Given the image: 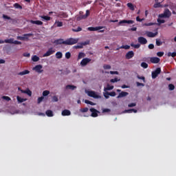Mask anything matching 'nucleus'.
<instances>
[{"mask_svg":"<svg viewBox=\"0 0 176 176\" xmlns=\"http://www.w3.org/2000/svg\"><path fill=\"white\" fill-rule=\"evenodd\" d=\"M160 19H170L171 17V11L168 8H166L164 11V13L160 14L158 15Z\"/></svg>","mask_w":176,"mask_h":176,"instance_id":"obj_1","label":"nucleus"},{"mask_svg":"<svg viewBox=\"0 0 176 176\" xmlns=\"http://www.w3.org/2000/svg\"><path fill=\"white\" fill-rule=\"evenodd\" d=\"M79 40L78 38H69L65 41V45H72L78 43Z\"/></svg>","mask_w":176,"mask_h":176,"instance_id":"obj_2","label":"nucleus"},{"mask_svg":"<svg viewBox=\"0 0 176 176\" xmlns=\"http://www.w3.org/2000/svg\"><path fill=\"white\" fill-rule=\"evenodd\" d=\"M160 72H162V69L160 67H158L154 72H152V78L156 79L157 76H159V75H160Z\"/></svg>","mask_w":176,"mask_h":176,"instance_id":"obj_3","label":"nucleus"},{"mask_svg":"<svg viewBox=\"0 0 176 176\" xmlns=\"http://www.w3.org/2000/svg\"><path fill=\"white\" fill-rule=\"evenodd\" d=\"M117 92L120 93L119 95L117 96V98H123V97H127V95L129 94L128 92L122 91V90L120 89H117Z\"/></svg>","mask_w":176,"mask_h":176,"instance_id":"obj_4","label":"nucleus"},{"mask_svg":"<svg viewBox=\"0 0 176 176\" xmlns=\"http://www.w3.org/2000/svg\"><path fill=\"white\" fill-rule=\"evenodd\" d=\"M56 50L53 49V47L50 48L45 54H43V57H49V56H52V54H54Z\"/></svg>","mask_w":176,"mask_h":176,"instance_id":"obj_5","label":"nucleus"},{"mask_svg":"<svg viewBox=\"0 0 176 176\" xmlns=\"http://www.w3.org/2000/svg\"><path fill=\"white\" fill-rule=\"evenodd\" d=\"M89 111L91 112V116H92V118H97L98 113H100V111L94 108H91Z\"/></svg>","mask_w":176,"mask_h":176,"instance_id":"obj_6","label":"nucleus"},{"mask_svg":"<svg viewBox=\"0 0 176 176\" xmlns=\"http://www.w3.org/2000/svg\"><path fill=\"white\" fill-rule=\"evenodd\" d=\"M138 42L140 43V45H146L148 43V40L145 38V37H138Z\"/></svg>","mask_w":176,"mask_h":176,"instance_id":"obj_7","label":"nucleus"},{"mask_svg":"<svg viewBox=\"0 0 176 176\" xmlns=\"http://www.w3.org/2000/svg\"><path fill=\"white\" fill-rule=\"evenodd\" d=\"M90 61H91V59H90L89 58H85L81 60L80 65L82 67H85V65H87V64H89V63H90Z\"/></svg>","mask_w":176,"mask_h":176,"instance_id":"obj_8","label":"nucleus"},{"mask_svg":"<svg viewBox=\"0 0 176 176\" xmlns=\"http://www.w3.org/2000/svg\"><path fill=\"white\" fill-rule=\"evenodd\" d=\"M87 95L89 97H92L93 98H100V96L96 94L94 91H89Z\"/></svg>","mask_w":176,"mask_h":176,"instance_id":"obj_9","label":"nucleus"},{"mask_svg":"<svg viewBox=\"0 0 176 176\" xmlns=\"http://www.w3.org/2000/svg\"><path fill=\"white\" fill-rule=\"evenodd\" d=\"M102 28H105L104 26H97V27H89L87 28L88 31H100V30H102Z\"/></svg>","mask_w":176,"mask_h":176,"instance_id":"obj_10","label":"nucleus"},{"mask_svg":"<svg viewBox=\"0 0 176 176\" xmlns=\"http://www.w3.org/2000/svg\"><path fill=\"white\" fill-rule=\"evenodd\" d=\"M34 71H36V72H38V74H42L43 72V70H42V65H37L33 68Z\"/></svg>","mask_w":176,"mask_h":176,"instance_id":"obj_11","label":"nucleus"},{"mask_svg":"<svg viewBox=\"0 0 176 176\" xmlns=\"http://www.w3.org/2000/svg\"><path fill=\"white\" fill-rule=\"evenodd\" d=\"M86 45H89V42L85 41L84 43H81L74 46V49H83V46H86Z\"/></svg>","mask_w":176,"mask_h":176,"instance_id":"obj_12","label":"nucleus"},{"mask_svg":"<svg viewBox=\"0 0 176 176\" xmlns=\"http://www.w3.org/2000/svg\"><path fill=\"white\" fill-rule=\"evenodd\" d=\"M150 61L153 64H159V63H160V58H159L157 57H151L150 58Z\"/></svg>","mask_w":176,"mask_h":176,"instance_id":"obj_13","label":"nucleus"},{"mask_svg":"<svg viewBox=\"0 0 176 176\" xmlns=\"http://www.w3.org/2000/svg\"><path fill=\"white\" fill-rule=\"evenodd\" d=\"M133 56H134V52L129 51L126 54L125 57L126 60H130V58H133Z\"/></svg>","mask_w":176,"mask_h":176,"instance_id":"obj_14","label":"nucleus"},{"mask_svg":"<svg viewBox=\"0 0 176 176\" xmlns=\"http://www.w3.org/2000/svg\"><path fill=\"white\" fill-rule=\"evenodd\" d=\"M119 24H134V21L133 20H122L119 22Z\"/></svg>","mask_w":176,"mask_h":176,"instance_id":"obj_15","label":"nucleus"},{"mask_svg":"<svg viewBox=\"0 0 176 176\" xmlns=\"http://www.w3.org/2000/svg\"><path fill=\"white\" fill-rule=\"evenodd\" d=\"M71 115V111L65 109L62 111V116H69Z\"/></svg>","mask_w":176,"mask_h":176,"instance_id":"obj_16","label":"nucleus"},{"mask_svg":"<svg viewBox=\"0 0 176 176\" xmlns=\"http://www.w3.org/2000/svg\"><path fill=\"white\" fill-rule=\"evenodd\" d=\"M156 35H157V32L153 33L152 32H146V36L148 38H155V36H156Z\"/></svg>","mask_w":176,"mask_h":176,"instance_id":"obj_17","label":"nucleus"},{"mask_svg":"<svg viewBox=\"0 0 176 176\" xmlns=\"http://www.w3.org/2000/svg\"><path fill=\"white\" fill-rule=\"evenodd\" d=\"M30 36H32V34H31V33L25 34H23V37H19V38L21 39V41H24V39H28V38H30Z\"/></svg>","mask_w":176,"mask_h":176,"instance_id":"obj_18","label":"nucleus"},{"mask_svg":"<svg viewBox=\"0 0 176 176\" xmlns=\"http://www.w3.org/2000/svg\"><path fill=\"white\" fill-rule=\"evenodd\" d=\"M30 23L32 24H36V25H43V22H42L41 21L30 20Z\"/></svg>","mask_w":176,"mask_h":176,"instance_id":"obj_19","label":"nucleus"},{"mask_svg":"<svg viewBox=\"0 0 176 176\" xmlns=\"http://www.w3.org/2000/svg\"><path fill=\"white\" fill-rule=\"evenodd\" d=\"M54 43H56V45H65V41L63 39H58L54 41Z\"/></svg>","mask_w":176,"mask_h":176,"instance_id":"obj_20","label":"nucleus"},{"mask_svg":"<svg viewBox=\"0 0 176 176\" xmlns=\"http://www.w3.org/2000/svg\"><path fill=\"white\" fill-rule=\"evenodd\" d=\"M45 114L48 118H52V116H54V114L53 113V111L52 110H47L45 111Z\"/></svg>","mask_w":176,"mask_h":176,"instance_id":"obj_21","label":"nucleus"},{"mask_svg":"<svg viewBox=\"0 0 176 176\" xmlns=\"http://www.w3.org/2000/svg\"><path fill=\"white\" fill-rule=\"evenodd\" d=\"M58 17L67 19V17H68V14L64 12H60L58 14Z\"/></svg>","mask_w":176,"mask_h":176,"instance_id":"obj_22","label":"nucleus"},{"mask_svg":"<svg viewBox=\"0 0 176 176\" xmlns=\"http://www.w3.org/2000/svg\"><path fill=\"white\" fill-rule=\"evenodd\" d=\"M109 90H113V85H107V87L104 88V91H108Z\"/></svg>","mask_w":176,"mask_h":176,"instance_id":"obj_23","label":"nucleus"},{"mask_svg":"<svg viewBox=\"0 0 176 176\" xmlns=\"http://www.w3.org/2000/svg\"><path fill=\"white\" fill-rule=\"evenodd\" d=\"M153 8L155 9H157V8H163V5H162V3H159V1H157L153 5Z\"/></svg>","mask_w":176,"mask_h":176,"instance_id":"obj_24","label":"nucleus"},{"mask_svg":"<svg viewBox=\"0 0 176 176\" xmlns=\"http://www.w3.org/2000/svg\"><path fill=\"white\" fill-rule=\"evenodd\" d=\"M54 25V27H63V24L60 21H56Z\"/></svg>","mask_w":176,"mask_h":176,"instance_id":"obj_25","label":"nucleus"},{"mask_svg":"<svg viewBox=\"0 0 176 176\" xmlns=\"http://www.w3.org/2000/svg\"><path fill=\"white\" fill-rule=\"evenodd\" d=\"M28 74H30L29 70H24L23 72H21L18 73V75H20L21 76H23L24 75H28Z\"/></svg>","mask_w":176,"mask_h":176,"instance_id":"obj_26","label":"nucleus"},{"mask_svg":"<svg viewBox=\"0 0 176 176\" xmlns=\"http://www.w3.org/2000/svg\"><path fill=\"white\" fill-rule=\"evenodd\" d=\"M21 93H25V94H28V96H32V92L30 89H28L25 91L21 90Z\"/></svg>","mask_w":176,"mask_h":176,"instance_id":"obj_27","label":"nucleus"},{"mask_svg":"<svg viewBox=\"0 0 176 176\" xmlns=\"http://www.w3.org/2000/svg\"><path fill=\"white\" fill-rule=\"evenodd\" d=\"M127 7L130 9V10H135V8H134V5L131 3H128L126 4Z\"/></svg>","mask_w":176,"mask_h":176,"instance_id":"obj_28","label":"nucleus"},{"mask_svg":"<svg viewBox=\"0 0 176 176\" xmlns=\"http://www.w3.org/2000/svg\"><path fill=\"white\" fill-rule=\"evenodd\" d=\"M66 89L69 90H75V89H76V86L68 85L66 86Z\"/></svg>","mask_w":176,"mask_h":176,"instance_id":"obj_29","label":"nucleus"},{"mask_svg":"<svg viewBox=\"0 0 176 176\" xmlns=\"http://www.w3.org/2000/svg\"><path fill=\"white\" fill-rule=\"evenodd\" d=\"M84 57H86V54L83 52H80L78 56V60H80V58H83Z\"/></svg>","mask_w":176,"mask_h":176,"instance_id":"obj_30","label":"nucleus"},{"mask_svg":"<svg viewBox=\"0 0 176 176\" xmlns=\"http://www.w3.org/2000/svg\"><path fill=\"white\" fill-rule=\"evenodd\" d=\"M56 58H63V53H61V52H58L56 53Z\"/></svg>","mask_w":176,"mask_h":176,"instance_id":"obj_31","label":"nucleus"},{"mask_svg":"<svg viewBox=\"0 0 176 176\" xmlns=\"http://www.w3.org/2000/svg\"><path fill=\"white\" fill-rule=\"evenodd\" d=\"M169 9H170V10H176V4L170 3L169 5Z\"/></svg>","mask_w":176,"mask_h":176,"instance_id":"obj_32","label":"nucleus"},{"mask_svg":"<svg viewBox=\"0 0 176 176\" xmlns=\"http://www.w3.org/2000/svg\"><path fill=\"white\" fill-rule=\"evenodd\" d=\"M106 94L107 96H110L111 97H115V96H116V92H115V91L106 92Z\"/></svg>","mask_w":176,"mask_h":176,"instance_id":"obj_33","label":"nucleus"},{"mask_svg":"<svg viewBox=\"0 0 176 176\" xmlns=\"http://www.w3.org/2000/svg\"><path fill=\"white\" fill-rule=\"evenodd\" d=\"M131 46L132 47H134L135 49H140V47H141L140 44H134V43H131Z\"/></svg>","mask_w":176,"mask_h":176,"instance_id":"obj_34","label":"nucleus"},{"mask_svg":"<svg viewBox=\"0 0 176 176\" xmlns=\"http://www.w3.org/2000/svg\"><path fill=\"white\" fill-rule=\"evenodd\" d=\"M16 100H17L18 102H24V101L26 100V99L22 98L20 96H17Z\"/></svg>","mask_w":176,"mask_h":176,"instance_id":"obj_35","label":"nucleus"},{"mask_svg":"<svg viewBox=\"0 0 176 176\" xmlns=\"http://www.w3.org/2000/svg\"><path fill=\"white\" fill-rule=\"evenodd\" d=\"M89 16H90V11L89 10H87L86 11V14L82 16V19H87V17H89Z\"/></svg>","mask_w":176,"mask_h":176,"instance_id":"obj_36","label":"nucleus"},{"mask_svg":"<svg viewBox=\"0 0 176 176\" xmlns=\"http://www.w3.org/2000/svg\"><path fill=\"white\" fill-rule=\"evenodd\" d=\"M32 61H34V63H36L38 60H39V56L34 55L32 58Z\"/></svg>","mask_w":176,"mask_h":176,"instance_id":"obj_37","label":"nucleus"},{"mask_svg":"<svg viewBox=\"0 0 176 176\" xmlns=\"http://www.w3.org/2000/svg\"><path fill=\"white\" fill-rule=\"evenodd\" d=\"M120 79H118V78H112L110 80V82L111 83H116V82H119Z\"/></svg>","mask_w":176,"mask_h":176,"instance_id":"obj_38","label":"nucleus"},{"mask_svg":"<svg viewBox=\"0 0 176 176\" xmlns=\"http://www.w3.org/2000/svg\"><path fill=\"white\" fill-rule=\"evenodd\" d=\"M156 45L157 46H162L163 45V42H162L160 39H156Z\"/></svg>","mask_w":176,"mask_h":176,"instance_id":"obj_39","label":"nucleus"},{"mask_svg":"<svg viewBox=\"0 0 176 176\" xmlns=\"http://www.w3.org/2000/svg\"><path fill=\"white\" fill-rule=\"evenodd\" d=\"M120 49H125V50H129L130 49V45H122Z\"/></svg>","mask_w":176,"mask_h":176,"instance_id":"obj_40","label":"nucleus"},{"mask_svg":"<svg viewBox=\"0 0 176 176\" xmlns=\"http://www.w3.org/2000/svg\"><path fill=\"white\" fill-rule=\"evenodd\" d=\"M41 18L43 19V20H46V21H50L51 19L50 16H41Z\"/></svg>","mask_w":176,"mask_h":176,"instance_id":"obj_41","label":"nucleus"},{"mask_svg":"<svg viewBox=\"0 0 176 176\" xmlns=\"http://www.w3.org/2000/svg\"><path fill=\"white\" fill-rule=\"evenodd\" d=\"M49 94H50V91H49L47 90L43 91V97H46V96H49Z\"/></svg>","mask_w":176,"mask_h":176,"instance_id":"obj_42","label":"nucleus"},{"mask_svg":"<svg viewBox=\"0 0 176 176\" xmlns=\"http://www.w3.org/2000/svg\"><path fill=\"white\" fill-rule=\"evenodd\" d=\"M168 57H176V52H173V53H171V52H168Z\"/></svg>","mask_w":176,"mask_h":176,"instance_id":"obj_43","label":"nucleus"},{"mask_svg":"<svg viewBox=\"0 0 176 176\" xmlns=\"http://www.w3.org/2000/svg\"><path fill=\"white\" fill-rule=\"evenodd\" d=\"M141 67H142V68L146 69V68H148V63H146L145 62H142L141 63Z\"/></svg>","mask_w":176,"mask_h":176,"instance_id":"obj_44","label":"nucleus"},{"mask_svg":"<svg viewBox=\"0 0 176 176\" xmlns=\"http://www.w3.org/2000/svg\"><path fill=\"white\" fill-rule=\"evenodd\" d=\"M80 111L82 113H86V112H87V111H89V108L85 107V108L80 109Z\"/></svg>","mask_w":176,"mask_h":176,"instance_id":"obj_45","label":"nucleus"},{"mask_svg":"<svg viewBox=\"0 0 176 176\" xmlns=\"http://www.w3.org/2000/svg\"><path fill=\"white\" fill-rule=\"evenodd\" d=\"M72 31L74 32H80V31H82V28L78 27L77 29H72Z\"/></svg>","mask_w":176,"mask_h":176,"instance_id":"obj_46","label":"nucleus"},{"mask_svg":"<svg viewBox=\"0 0 176 176\" xmlns=\"http://www.w3.org/2000/svg\"><path fill=\"white\" fill-rule=\"evenodd\" d=\"M1 98L6 101H10L12 100L9 96H2Z\"/></svg>","mask_w":176,"mask_h":176,"instance_id":"obj_47","label":"nucleus"},{"mask_svg":"<svg viewBox=\"0 0 176 176\" xmlns=\"http://www.w3.org/2000/svg\"><path fill=\"white\" fill-rule=\"evenodd\" d=\"M45 98L43 96H41L38 98L37 102L38 104H41Z\"/></svg>","mask_w":176,"mask_h":176,"instance_id":"obj_48","label":"nucleus"},{"mask_svg":"<svg viewBox=\"0 0 176 176\" xmlns=\"http://www.w3.org/2000/svg\"><path fill=\"white\" fill-rule=\"evenodd\" d=\"M157 21L159 23V24H164V23H166L165 20L160 19H157Z\"/></svg>","mask_w":176,"mask_h":176,"instance_id":"obj_49","label":"nucleus"},{"mask_svg":"<svg viewBox=\"0 0 176 176\" xmlns=\"http://www.w3.org/2000/svg\"><path fill=\"white\" fill-rule=\"evenodd\" d=\"M14 8H16V9H23V7L21 6H20V4L16 3L14 5Z\"/></svg>","mask_w":176,"mask_h":176,"instance_id":"obj_50","label":"nucleus"},{"mask_svg":"<svg viewBox=\"0 0 176 176\" xmlns=\"http://www.w3.org/2000/svg\"><path fill=\"white\" fill-rule=\"evenodd\" d=\"M65 58L67 60L71 58V52H66L65 53Z\"/></svg>","mask_w":176,"mask_h":176,"instance_id":"obj_51","label":"nucleus"},{"mask_svg":"<svg viewBox=\"0 0 176 176\" xmlns=\"http://www.w3.org/2000/svg\"><path fill=\"white\" fill-rule=\"evenodd\" d=\"M4 42H5L6 43H13V39H12V38L6 39V40L4 41Z\"/></svg>","mask_w":176,"mask_h":176,"instance_id":"obj_52","label":"nucleus"},{"mask_svg":"<svg viewBox=\"0 0 176 176\" xmlns=\"http://www.w3.org/2000/svg\"><path fill=\"white\" fill-rule=\"evenodd\" d=\"M52 101L53 102H57V101H58V98L56 96H54L52 97Z\"/></svg>","mask_w":176,"mask_h":176,"instance_id":"obj_53","label":"nucleus"},{"mask_svg":"<svg viewBox=\"0 0 176 176\" xmlns=\"http://www.w3.org/2000/svg\"><path fill=\"white\" fill-rule=\"evenodd\" d=\"M157 56L158 57H163V56H164V52H159L157 53Z\"/></svg>","mask_w":176,"mask_h":176,"instance_id":"obj_54","label":"nucleus"},{"mask_svg":"<svg viewBox=\"0 0 176 176\" xmlns=\"http://www.w3.org/2000/svg\"><path fill=\"white\" fill-rule=\"evenodd\" d=\"M169 90H174L175 89V86L173 84H169L168 85Z\"/></svg>","mask_w":176,"mask_h":176,"instance_id":"obj_55","label":"nucleus"},{"mask_svg":"<svg viewBox=\"0 0 176 176\" xmlns=\"http://www.w3.org/2000/svg\"><path fill=\"white\" fill-rule=\"evenodd\" d=\"M104 69H111V66L109 65H103Z\"/></svg>","mask_w":176,"mask_h":176,"instance_id":"obj_56","label":"nucleus"},{"mask_svg":"<svg viewBox=\"0 0 176 176\" xmlns=\"http://www.w3.org/2000/svg\"><path fill=\"white\" fill-rule=\"evenodd\" d=\"M108 112H111V109H102V113H106Z\"/></svg>","mask_w":176,"mask_h":176,"instance_id":"obj_57","label":"nucleus"},{"mask_svg":"<svg viewBox=\"0 0 176 176\" xmlns=\"http://www.w3.org/2000/svg\"><path fill=\"white\" fill-rule=\"evenodd\" d=\"M137 105L136 103H130L128 104L129 108H133V107H135Z\"/></svg>","mask_w":176,"mask_h":176,"instance_id":"obj_58","label":"nucleus"},{"mask_svg":"<svg viewBox=\"0 0 176 176\" xmlns=\"http://www.w3.org/2000/svg\"><path fill=\"white\" fill-rule=\"evenodd\" d=\"M111 75H119V72L118 71L113 72V71H110Z\"/></svg>","mask_w":176,"mask_h":176,"instance_id":"obj_59","label":"nucleus"},{"mask_svg":"<svg viewBox=\"0 0 176 176\" xmlns=\"http://www.w3.org/2000/svg\"><path fill=\"white\" fill-rule=\"evenodd\" d=\"M132 113L133 111H131V109L124 111V113Z\"/></svg>","mask_w":176,"mask_h":176,"instance_id":"obj_60","label":"nucleus"},{"mask_svg":"<svg viewBox=\"0 0 176 176\" xmlns=\"http://www.w3.org/2000/svg\"><path fill=\"white\" fill-rule=\"evenodd\" d=\"M144 25H146V27H151V25H155V23H145Z\"/></svg>","mask_w":176,"mask_h":176,"instance_id":"obj_61","label":"nucleus"},{"mask_svg":"<svg viewBox=\"0 0 176 176\" xmlns=\"http://www.w3.org/2000/svg\"><path fill=\"white\" fill-rule=\"evenodd\" d=\"M144 19H140L139 16L136 17V21H139L140 23H141L142 21H144Z\"/></svg>","mask_w":176,"mask_h":176,"instance_id":"obj_62","label":"nucleus"},{"mask_svg":"<svg viewBox=\"0 0 176 176\" xmlns=\"http://www.w3.org/2000/svg\"><path fill=\"white\" fill-rule=\"evenodd\" d=\"M136 85H137V86L139 87V86H142V87H144V86H145V85L144 84V83H141V82H136Z\"/></svg>","mask_w":176,"mask_h":176,"instance_id":"obj_63","label":"nucleus"},{"mask_svg":"<svg viewBox=\"0 0 176 176\" xmlns=\"http://www.w3.org/2000/svg\"><path fill=\"white\" fill-rule=\"evenodd\" d=\"M148 49L150 50L155 49V45L153 44H149Z\"/></svg>","mask_w":176,"mask_h":176,"instance_id":"obj_64","label":"nucleus"}]
</instances>
